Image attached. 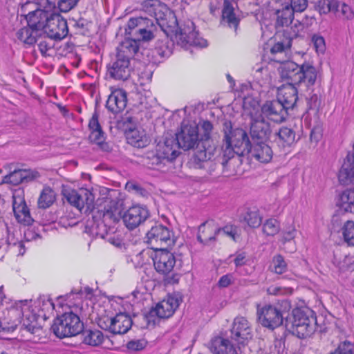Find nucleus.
<instances>
[{
	"label": "nucleus",
	"mask_w": 354,
	"mask_h": 354,
	"mask_svg": "<svg viewBox=\"0 0 354 354\" xmlns=\"http://www.w3.org/2000/svg\"><path fill=\"white\" fill-rule=\"evenodd\" d=\"M282 241L286 242L290 241L296 236V229L293 225H289L286 228H283L282 230Z\"/></svg>",
	"instance_id": "69168bd1"
},
{
	"label": "nucleus",
	"mask_w": 354,
	"mask_h": 354,
	"mask_svg": "<svg viewBox=\"0 0 354 354\" xmlns=\"http://www.w3.org/2000/svg\"><path fill=\"white\" fill-rule=\"evenodd\" d=\"M32 12H28L27 17L28 25L37 30L39 33L44 30L49 17L55 9L42 7Z\"/></svg>",
	"instance_id": "6ab92c4d"
},
{
	"label": "nucleus",
	"mask_w": 354,
	"mask_h": 354,
	"mask_svg": "<svg viewBox=\"0 0 354 354\" xmlns=\"http://www.w3.org/2000/svg\"><path fill=\"white\" fill-rule=\"evenodd\" d=\"M307 104L309 109L317 111L321 106V100L317 94H312L310 97L307 98Z\"/></svg>",
	"instance_id": "774afa93"
},
{
	"label": "nucleus",
	"mask_w": 354,
	"mask_h": 354,
	"mask_svg": "<svg viewBox=\"0 0 354 354\" xmlns=\"http://www.w3.org/2000/svg\"><path fill=\"white\" fill-rule=\"evenodd\" d=\"M303 26L301 24L299 21L295 24L294 27L292 26L288 28V26L287 28L284 30L285 34L287 35L286 39H290V43L292 44V40L298 36L299 30H301Z\"/></svg>",
	"instance_id": "bf43d9fd"
},
{
	"label": "nucleus",
	"mask_w": 354,
	"mask_h": 354,
	"mask_svg": "<svg viewBox=\"0 0 354 354\" xmlns=\"http://www.w3.org/2000/svg\"><path fill=\"white\" fill-rule=\"evenodd\" d=\"M222 20L227 23L228 26L236 30L239 24V19L236 17L232 0H224L222 10Z\"/></svg>",
	"instance_id": "4c0bfd02"
},
{
	"label": "nucleus",
	"mask_w": 354,
	"mask_h": 354,
	"mask_svg": "<svg viewBox=\"0 0 354 354\" xmlns=\"http://www.w3.org/2000/svg\"><path fill=\"white\" fill-rule=\"evenodd\" d=\"M250 133L252 143L266 141L270 133V124L262 116L252 119Z\"/></svg>",
	"instance_id": "aec40b11"
},
{
	"label": "nucleus",
	"mask_w": 354,
	"mask_h": 354,
	"mask_svg": "<svg viewBox=\"0 0 354 354\" xmlns=\"http://www.w3.org/2000/svg\"><path fill=\"white\" fill-rule=\"evenodd\" d=\"M281 78L286 85L296 86L302 82H307V86H312L317 79V71L310 63L298 65L293 62L283 63L279 68Z\"/></svg>",
	"instance_id": "7ed1b4c3"
},
{
	"label": "nucleus",
	"mask_w": 354,
	"mask_h": 354,
	"mask_svg": "<svg viewBox=\"0 0 354 354\" xmlns=\"http://www.w3.org/2000/svg\"><path fill=\"white\" fill-rule=\"evenodd\" d=\"M179 306L177 298L168 296L167 299L158 303L155 308H152L145 315V320L148 324L155 325L159 319L171 317Z\"/></svg>",
	"instance_id": "6e6552de"
},
{
	"label": "nucleus",
	"mask_w": 354,
	"mask_h": 354,
	"mask_svg": "<svg viewBox=\"0 0 354 354\" xmlns=\"http://www.w3.org/2000/svg\"><path fill=\"white\" fill-rule=\"evenodd\" d=\"M297 93L295 86L283 85L278 89L277 100L288 110L295 106L298 99Z\"/></svg>",
	"instance_id": "a878e982"
},
{
	"label": "nucleus",
	"mask_w": 354,
	"mask_h": 354,
	"mask_svg": "<svg viewBox=\"0 0 354 354\" xmlns=\"http://www.w3.org/2000/svg\"><path fill=\"white\" fill-rule=\"evenodd\" d=\"M143 164L149 169L160 170L167 163H169L165 157L160 154L156 148L155 151H148L145 153L142 160Z\"/></svg>",
	"instance_id": "7c9ffc66"
},
{
	"label": "nucleus",
	"mask_w": 354,
	"mask_h": 354,
	"mask_svg": "<svg viewBox=\"0 0 354 354\" xmlns=\"http://www.w3.org/2000/svg\"><path fill=\"white\" fill-rule=\"evenodd\" d=\"M338 178L344 185H354V152L347 155L339 171Z\"/></svg>",
	"instance_id": "c85d7f7f"
},
{
	"label": "nucleus",
	"mask_w": 354,
	"mask_h": 354,
	"mask_svg": "<svg viewBox=\"0 0 354 354\" xmlns=\"http://www.w3.org/2000/svg\"><path fill=\"white\" fill-rule=\"evenodd\" d=\"M80 0H57L56 7L62 12H68L75 8Z\"/></svg>",
	"instance_id": "603ef678"
},
{
	"label": "nucleus",
	"mask_w": 354,
	"mask_h": 354,
	"mask_svg": "<svg viewBox=\"0 0 354 354\" xmlns=\"http://www.w3.org/2000/svg\"><path fill=\"white\" fill-rule=\"evenodd\" d=\"M280 226L277 220L270 218L263 225V232L268 236H274L279 232Z\"/></svg>",
	"instance_id": "09e8293b"
},
{
	"label": "nucleus",
	"mask_w": 354,
	"mask_h": 354,
	"mask_svg": "<svg viewBox=\"0 0 354 354\" xmlns=\"http://www.w3.org/2000/svg\"><path fill=\"white\" fill-rule=\"evenodd\" d=\"M113 326L111 333L113 334H124L132 326L131 318L125 313L117 314L113 317Z\"/></svg>",
	"instance_id": "f704fd0d"
},
{
	"label": "nucleus",
	"mask_w": 354,
	"mask_h": 354,
	"mask_svg": "<svg viewBox=\"0 0 354 354\" xmlns=\"http://www.w3.org/2000/svg\"><path fill=\"white\" fill-rule=\"evenodd\" d=\"M83 342L86 344L97 346L104 341L103 333L99 330H85L82 332Z\"/></svg>",
	"instance_id": "c03bdc74"
},
{
	"label": "nucleus",
	"mask_w": 354,
	"mask_h": 354,
	"mask_svg": "<svg viewBox=\"0 0 354 354\" xmlns=\"http://www.w3.org/2000/svg\"><path fill=\"white\" fill-rule=\"evenodd\" d=\"M252 337V328L244 317H236L231 328V338L239 344H245Z\"/></svg>",
	"instance_id": "2eb2a0df"
},
{
	"label": "nucleus",
	"mask_w": 354,
	"mask_h": 354,
	"mask_svg": "<svg viewBox=\"0 0 354 354\" xmlns=\"http://www.w3.org/2000/svg\"><path fill=\"white\" fill-rule=\"evenodd\" d=\"M210 351L213 354H238L231 342L222 337H215L210 342Z\"/></svg>",
	"instance_id": "2f4dec72"
},
{
	"label": "nucleus",
	"mask_w": 354,
	"mask_h": 354,
	"mask_svg": "<svg viewBox=\"0 0 354 354\" xmlns=\"http://www.w3.org/2000/svg\"><path fill=\"white\" fill-rule=\"evenodd\" d=\"M153 261L156 270L165 275L170 273L176 265L174 254L163 249L156 252Z\"/></svg>",
	"instance_id": "dca6fc26"
},
{
	"label": "nucleus",
	"mask_w": 354,
	"mask_h": 354,
	"mask_svg": "<svg viewBox=\"0 0 354 354\" xmlns=\"http://www.w3.org/2000/svg\"><path fill=\"white\" fill-rule=\"evenodd\" d=\"M55 201V194L50 187H44L37 201L38 207L46 209L50 207Z\"/></svg>",
	"instance_id": "a18cd8bd"
},
{
	"label": "nucleus",
	"mask_w": 354,
	"mask_h": 354,
	"mask_svg": "<svg viewBox=\"0 0 354 354\" xmlns=\"http://www.w3.org/2000/svg\"><path fill=\"white\" fill-rule=\"evenodd\" d=\"M292 44L290 39H285L283 41H278L270 48L271 59L283 63L286 59V55L289 52Z\"/></svg>",
	"instance_id": "c9c22d12"
},
{
	"label": "nucleus",
	"mask_w": 354,
	"mask_h": 354,
	"mask_svg": "<svg viewBox=\"0 0 354 354\" xmlns=\"http://www.w3.org/2000/svg\"><path fill=\"white\" fill-rule=\"evenodd\" d=\"M174 43L168 37L158 39L156 42L154 53H157L160 57H167L172 53Z\"/></svg>",
	"instance_id": "49530a36"
},
{
	"label": "nucleus",
	"mask_w": 354,
	"mask_h": 354,
	"mask_svg": "<svg viewBox=\"0 0 354 354\" xmlns=\"http://www.w3.org/2000/svg\"><path fill=\"white\" fill-rule=\"evenodd\" d=\"M332 228L334 231L338 230L340 227L344 241L350 246H354V222L346 221L342 224V220L338 214L333 216Z\"/></svg>",
	"instance_id": "393cba45"
},
{
	"label": "nucleus",
	"mask_w": 354,
	"mask_h": 354,
	"mask_svg": "<svg viewBox=\"0 0 354 354\" xmlns=\"http://www.w3.org/2000/svg\"><path fill=\"white\" fill-rule=\"evenodd\" d=\"M125 136L127 142L135 147L142 148L149 142V138L145 132L136 128H127Z\"/></svg>",
	"instance_id": "72a5a7b5"
},
{
	"label": "nucleus",
	"mask_w": 354,
	"mask_h": 354,
	"mask_svg": "<svg viewBox=\"0 0 354 354\" xmlns=\"http://www.w3.org/2000/svg\"><path fill=\"white\" fill-rule=\"evenodd\" d=\"M261 112L268 119L280 123L286 120L288 109L276 100L266 102L261 107Z\"/></svg>",
	"instance_id": "a211bd4d"
},
{
	"label": "nucleus",
	"mask_w": 354,
	"mask_h": 354,
	"mask_svg": "<svg viewBox=\"0 0 354 354\" xmlns=\"http://www.w3.org/2000/svg\"><path fill=\"white\" fill-rule=\"evenodd\" d=\"M40 177V174L37 171L31 169H22V180L23 183L33 181Z\"/></svg>",
	"instance_id": "e2e57ef3"
},
{
	"label": "nucleus",
	"mask_w": 354,
	"mask_h": 354,
	"mask_svg": "<svg viewBox=\"0 0 354 354\" xmlns=\"http://www.w3.org/2000/svg\"><path fill=\"white\" fill-rule=\"evenodd\" d=\"M339 8V2L335 0H317L315 3V9L320 15H326L329 12L336 14Z\"/></svg>",
	"instance_id": "37998d69"
},
{
	"label": "nucleus",
	"mask_w": 354,
	"mask_h": 354,
	"mask_svg": "<svg viewBox=\"0 0 354 354\" xmlns=\"http://www.w3.org/2000/svg\"><path fill=\"white\" fill-rule=\"evenodd\" d=\"M12 208L18 222L25 225H30L33 222L29 209L24 199L21 197L13 196Z\"/></svg>",
	"instance_id": "cd10ccee"
},
{
	"label": "nucleus",
	"mask_w": 354,
	"mask_h": 354,
	"mask_svg": "<svg viewBox=\"0 0 354 354\" xmlns=\"http://www.w3.org/2000/svg\"><path fill=\"white\" fill-rule=\"evenodd\" d=\"M140 11L153 17L160 27L165 26L167 17L171 15L167 6L158 0H145L140 4Z\"/></svg>",
	"instance_id": "9d476101"
},
{
	"label": "nucleus",
	"mask_w": 354,
	"mask_h": 354,
	"mask_svg": "<svg viewBox=\"0 0 354 354\" xmlns=\"http://www.w3.org/2000/svg\"><path fill=\"white\" fill-rule=\"evenodd\" d=\"M120 213V212L117 207L112 208L111 207H109V208H105V211L103 214V221H99L95 224L96 230L95 233L96 236L102 239L107 238L108 241L111 242L113 244L118 245V243H115V241H112L111 238L107 237L110 228L108 229L106 225L104 223V221L108 219L112 220L114 222L118 221Z\"/></svg>",
	"instance_id": "5701e85b"
},
{
	"label": "nucleus",
	"mask_w": 354,
	"mask_h": 354,
	"mask_svg": "<svg viewBox=\"0 0 354 354\" xmlns=\"http://www.w3.org/2000/svg\"><path fill=\"white\" fill-rule=\"evenodd\" d=\"M156 148L169 162L176 159L179 155L178 149L180 147L175 137L172 135L165 136L163 141H160L158 143Z\"/></svg>",
	"instance_id": "4be33fe9"
},
{
	"label": "nucleus",
	"mask_w": 354,
	"mask_h": 354,
	"mask_svg": "<svg viewBox=\"0 0 354 354\" xmlns=\"http://www.w3.org/2000/svg\"><path fill=\"white\" fill-rule=\"evenodd\" d=\"M64 197L68 203L80 211H82L85 205L86 210L91 209L94 201L93 194L87 189L66 191Z\"/></svg>",
	"instance_id": "4468645a"
},
{
	"label": "nucleus",
	"mask_w": 354,
	"mask_h": 354,
	"mask_svg": "<svg viewBox=\"0 0 354 354\" xmlns=\"http://www.w3.org/2000/svg\"><path fill=\"white\" fill-rule=\"evenodd\" d=\"M3 183L18 185L23 183L22 180V169L15 170L9 174L5 176L3 179Z\"/></svg>",
	"instance_id": "3c124183"
},
{
	"label": "nucleus",
	"mask_w": 354,
	"mask_h": 354,
	"mask_svg": "<svg viewBox=\"0 0 354 354\" xmlns=\"http://www.w3.org/2000/svg\"><path fill=\"white\" fill-rule=\"evenodd\" d=\"M140 43L136 39L127 38L117 48V55L131 61L134 55L138 52Z\"/></svg>",
	"instance_id": "473e14b6"
},
{
	"label": "nucleus",
	"mask_w": 354,
	"mask_h": 354,
	"mask_svg": "<svg viewBox=\"0 0 354 354\" xmlns=\"http://www.w3.org/2000/svg\"><path fill=\"white\" fill-rule=\"evenodd\" d=\"M273 270L277 274H282L287 269V264L281 255H277L273 259Z\"/></svg>",
	"instance_id": "5fc2aeb1"
},
{
	"label": "nucleus",
	"mask_w": 354,
	"mask_h": 354,
	"mask_svg": "<svg viewBox=\"0 0 354 354\" xmlns=\"http://www.w3.org/2000/svg\"><path fill=\"white\" fill-rule=\"evenodd\" d=\"M273 137V142L281 149L289 148L296 142L295 131L286 127L279 128Z\"/></svg>",
	"instance_id": "bb28decb"
},
{
	"label": "nucleus",
	"mask_w": 354,
	"mask_h": 354,
	"mask_svg": "<svg viewBox=\"0 0 354 354\" xmlns=\"http://www.w3.org/2000/svg\"><path fill=\"white\" fill-rule=\"evenodd\" d=\"M113 317L103 315L98 318L97 325L103 330L111 331L113 326Z\"/></svg>",
	"instance_id": "680f3d73"
},
{
	"label": "nucleus",
	"mask_w": 354,
	"mask_h": 354,
	"mask_svg": "<svg viewBox=\"0 0 354 354\" xmlns=\"http://www.w3.org/2000/svg\"><path fill=\"white\" fill-rule=\"evenodd\" d=\"M180 39H183L187 44L197 45L198 43L196 41V32L194 30H189L187 32L185 28L180 30Z\"/></svg>",
	"instance_id": "052dcab7"
},
{
	"label": "nucleus",
	"mask_w": 354,
	"mask_h": 354,
	"mask_svg": "<svg viewBox=\"0 0 354 354\" xmlns=\"http://www.w3.org/2000/svg\"><path fill=\"white\" fill-rule=\"evenodd\" d=\"M149 217V212L145 206L135 205L130 207L122 214L125 226L133 230L142 224Z\"/></svg>",
	"instance_id": "f8f14e48"
},
{
	"label": "nucleus",
	"mask_w": 354,
	"mask_h": 354,
	"mask_svg": "<svg viewBox=\"0 0 354 354\" xmlns=\"http://www.w3.org/2000/svg\"><path fill=\"white\" fill-rule=\"evenodd\" d=\"M294 12H295L292 9H290L288 5L286 6L281 10H277L276 27H288L292 22Z\"/></svg>",
	"instance_id": "79ce46f5"
},
{
	"label": "nucleus",
	"mask_w": 354,
	"mask_h": 354,
	"mask_svg": "<svg viewBox=\"0 0 354 354\" xmlns=\"http://www.w3.org/2000/svg\"><path fill=\"white\" fill-rule=\"evenodd\" d=\"M313 46L317 53H323L326 50L325 40L319 35H314L311 38Z\"/></svg>",
	"instance_id": "13d9d810"
},
{
	"label": "nucleus",
	"mask_w": 354,
	"mask_h": 354,
	"mask_svg": "<svg viewBox=\"0 0 354 354\" xmlns=\"http://www.w3.org/2000/svg\"><path fill=\"white\" fill-rule=\"evenodd\" d=\"M127 103V92L121 88L111 91L106 103V109L111 113L116 114L122 112Z\"/></svg>",
	"instance_id": "412c9836"
},
{
	"label": "nucleus",
	"mask_w": 354,
	"mask_h": 354,
	"mask_svg": "<svg viewBox=\"0 0 354 354\" xmlns=\"http://www.w3.org/2000/svg\"><path fill=\"white\" fill-rule=\"evenodd\" d=\"M154 20L147 17L131 18L127 23L126 32L138 42L152 40L157 32V26Z\"/></svg>",
	"instance_id": "0eeeda50"
},
{
	"label": "nucleus",
	"mask_w": 354,
	"mask_h": 354,
	"mask_svg": "<svg viewBox=\"0 0 354 354\" xmlns=\"http://www.w3.org/2000/svg\"><path fill=\"white\" fill-rule=\"evenodd\" d=\"M223 139L221 151L224 168L231 163L234 154L239 156L250 153L252 142L247 132L241 128L233 129L230 121H225L223 127Z\"/></svg>",
	"instance_id": "f257e3e1"
},
{
	"label": "nucleus",
	"mask_w": 354,
	"mask_h": 354,
	"mask_svg": "<svg viewBox=\"0 0 354 354\" xmlns=\"http://www.w3.org/2000/svg\"><path fill=\"white\" fill-rule=\"evenodd\" d=\"M291 308L288 299H283L276 306L266 305L257 310L258 319L261 324L271 330L283 324L284 314Z\"/></svg>",
	"instance_id": "39448f33"
},
{
	"label": "nucleus",
	"mask_w": 354,
	"mask_h": 354,
	"mask_svg": "<svg viewBox=\"0 0 354 354\" xmlns=\"http://www.w3.org/2000/svg\"><path fill=\"white\" fill-rule=\"evenodd\" d=\"M217 235L218 228H215L211 224L203 223L198 227L197 239L201 243L208 244L210 241H214Z\"/></svg>",
	"instance_id": "a19ab883"
},
{
	"label": "nucleus",
	"mask_w": 354,
	"mask_h": 354,
	"mask_svg": "<svg viewBox=\"0 0 354 354\" xmlns=\"http://www.w3.org/2000/svg\"><path fill=\"white\" fill-rule=\"evenodd\" d=\"M285 326L299 338H306L316 330V316L309 308H295L291 315L286 319Z\"/></svg>",
	"instance_id": "20e7f679"
},
{
	"label": "nucleus",
	"mask_w": 354,
	"mask_h": 354,
	"mask_svg": "<svg viewBox=\"0 0 354 354\" xmlns=\"http://www.w3.org/2000/svg\"><path fill=\"white\" fill-rule=\"evenodd\" d=\"M218 234H223L234 241L239 238V229L233 225H226L222 228H218Z\"/></svg>",
	"instance_id": "8fccbe9b"
},
{
	"label": "nucleus",
	"mask_w": 354,
	"mask_h": 354,
	"mask_svg": "<svg viewBox=\"0 0 354 354\" xmlns=\"http://www.w3.org/2000/svg\"><path fill=\"white\" fill-rule=\"evenodd\" d=\"M173 232L162 225H156L147 234V243L152 247L169 246L174 243Z\"/></svg>",
	"instance_id": "ddd939ff"
},
{
	"label": "nucleus",
	"mask_w": 354,
	"mask_h": 354,
	"mask_svg": "<svg viewBox=\"0 0 354 354\" xmlns=\"http://www.w3.org/2000/svg\"><path fill=\"white\" fill-rule=\"evenodd\" d=\"M243 218L251 227H258L262 223V216L256 207L248 209Z\"/></svg>",
	"instance_id": "de8ad7c7"
},
{
	"label": "nucleus",
	"mask_w": 354,
	"mask_h": 354,
	"mask_svg": "<svg viewBox=\"0 0 354 354\" xmlns=\"http://www.w3.org/2000/svg\"><path fill=\"white\" fill-rule=\"evenodd\" d=\"M52 329L59 338L73 337L83 331L84 324L77 315L66 312L55 320Z\"/></svg>",
	"instance_id": "423d86ee"
},
{
	"label": "nucleus",
	"mask_w": 354,
	"mask_h": 354,
	"mask_svg": "<svg viewBox=\"0 0 354 354\" xmlns=\"http://www.w3.org/2000/svg\"><path fill=\"white\" fill-rule=\"evenodd\" d=\"M330 354H353V345L345 341L341 343L338 348Z\"/></svg>",
	"instance_id": "338daca9"
},
{
	"label": "nucleus",
	"mask_w": 354,
	"mask_h": 354,
	"mask_svg": "<svg viewBox=\"0 0 354 354\" xmlns=\"http://www.w3.org/2000/svg\"><path fill=\"white\" fill-rule=\"evenodd\" d=\"M90 23L85 19L80 18L73 21V27L76 30V34L85 35L88 32Z\"/></svg>",
	"instance_id": "864d4df0"
},
{
	"label": "nucleus",
	"mask_w": 354,
	"mask_h": 354,
	"mask_svg": "<svg viewBox=\"0 0 354 354\" xmlns=\"http://www.w3.org/2000/svg\"><path fill=\"white\" fill-rule=\"evenodd\" d=\"M41 35L37 30L27 26L18 30L16 32L17 38L26 45L31 46L36 43L37 38Z\"/></svg>",
	"instance_id": "ea45409f"
},
{
	"label": "nucleus",
	"mask_w": 354,
	"mask_h": 354,
	"mask_svg": "<svg viewBox=\"0 0 354 354\" xmlns=\"http://www.w3.org/2000/svg\"><path fill=\"white\" fill-rule=\"evenodd\" d=\"M180 148L184 150L194 149H198V145L201 147L199 139V127L195 124H185L181 126L180 131L174 136ZM203 149L202 147H201Z\"/></svg>",
	"instance_id": "1a4fd4ad"
},
{
	"label": "nucleus",
	"mask_w": 354,
	"mask_h": 354,
	"mask_svg": "<svg viewBox=\"0 0 354 354\" xmlns=\"http://www.w3.org/2000/svg\"><path fill=\"white\" fill-rule=\"evenodd\" d=\"M339 210L354 214V188L344 191L337 202Z\"/></svg>",
	"instance_id": "58836bf2"
},
{
	"label": "nucleus",
	"mask_w": 354,
	"mask_h": 354,
	"mask_svg": "<svg viewBox=\"0 0 354 354\" xmlns=\"http://www.w3.org/2000/svg\"><path fill=\"white\" fill-rule=\"evenodd\" d=\"M130 62V60L119 57L116 55L115 60L108 67L110 77L117 80H127L130 77L132 71Z\"/></svg>",
	"instance_id": "f3484780"
},
{
	"label": "nucleus",
	"mask_w": 354,
	"mask_h": 354,
	"mask_svg": "<svg viewBox=\"0 0 354 354\" xmlns=\"http://www.w3.org/2000/svg\"><path fill=\"white\" fill-rule=\"evenodd\" d=\"M290 9L294 12H301L304 11L308 7V0H290Z\"/></svg>",
	"instance_id": "0e129e2a"
},
{
	"label": "nucleus",
	"mask_w": 354,
	"mask_h": 354,
	"mask_svg": "<svg viewBox=\"0 0 354 354\" xmlns=\"http://www.w3.org/2000/svg\"><path fill=\"white\" fill-rule=\"evenodd\" d=\"M44 32L50 39L61 40L68 34L67 22L59 14L53 11Z\"/></svg>",
	"instance_id": "9b49d317"
},
{
	"label": "nucleus",
	"mask_w": 354,
	"mask_h": 354,
	"mask_svg": "<svg viewBox=\"0 0 354 354\" xmlns=\"http://www.w3.org/2000/svg\"><path fill=\"white\" fill-rule=\"evenodd\" d=\"M266 142L252 143L250 151L257 160L262 163L269 162L273 156L271 147Z\"/></svg>",
	"instance_id": "c756f323"
},
{
	"label": "nucleus",
	"mask_w": 354,
	"mask_h": 354,
	"mask_svg": "<svg viewBox=\"0 0 354 354\" xmlns=\"http://www.w3.org/2000/svg\"><path fill=\"white\" fill-rule=\"evenodd\" d=\"M100 114L95 111L89 120L88 129L91 131L89 139L91 142L99 145L102 149H105L107 144L104 142L105 133L103 131L99 122Z\"/></svg>",
	"instance_id": "b1692460"
},
{
	"label": "nucleus",
	"mask_w": 354,
	"mask_h": 354,
	"mask_svg": "<svg viewBox=\"0 0 354 354\" xmlns=\"http://www.w3.org/2000/svg\"><path fill=\"white\" fill-rule=\"evenodd\" d=\"M52 39H42L38 44L39 50L43 56H50L49 51L52 50L53 47V43L51 41Z\"/></svg>",
	"instance_id": "4d7b16f0"
},
{
	"label": "nucleus",
	"mask_w": 354,
	"mask_h": 354,
	"mask_svg": "<svg viewBox=\"0 0 354 354\" xmlns=\"http://www.w3.org/2000/svg\"><path fill=\"white\" fill-rule=\"evenodd\" d=\"M21 323L24 328L31 333H35L38 330L37 319L38 316L30 310L29 306L24 305L21 309Z\"/></svg>",
	"instance_id": "e433bc0d"
},
{
	"label": "nucleus",
	"mask_w": 354,
	"mask_h": 354,
	"mask_svg": "<svg viewBox=\"0 0 354 354\" xmlns=\"http://www.w3.org/2000/svg\"><path fill=\"white\" fill-rule=\"evenodd\" d=\"M201 137L200 138L201 147L198 145V149L194 152L190 164L194 169H203L211 173L215 169V163L212 160L216 149L211 139V133L213 130V124L208 120L203 121L200 125Z\"/></svg>",
	"instance_id": "f03ea898"
},
{
	"label": "nucleus",
	"mask_w": 354,
	"mask_h": 354,
	"mask_svg": "<svg viewBox=\"0 0 354 354\" xmlns=\"http://www.w3.org/2000/svg\"><path fill=\"white\" fill-rule=\"evenodd\" d=\"M267 292L271 295H290L292 292V289L290 288H284L276 285H272L268 288Z\"/></svg>",
	"instance_id": "6e6d98bb"
}]
</instances>
